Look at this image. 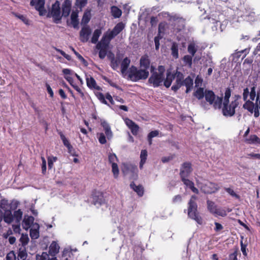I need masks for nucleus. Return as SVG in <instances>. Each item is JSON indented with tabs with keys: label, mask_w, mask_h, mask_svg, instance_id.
<instances>
[{
	"label": "nucleus",
	"mask_w": 260,
	"mask_h": 260,
	"mask_svg": "<svg viewBox=\"0 0 260 260\" xmlns=\"http://www.w3.org/2000/svg\"><path fill=\"white\" fill-rule=\"evenodd\" d=\"M231 91L230 89L227 88L224 93V96L223 102L222 112L226 117H232L235 113V108L238 106V100H235L231 103L229 102V99L231 96Z\"/></svg>",
	"instance_id": "nucleus-1"
},
{
	"label": "nucleus",
	"mask_w": 260,
	"mask_h": 260,
	"mask_svg": "<svg viewBox=\"0 0 260 260\" xmlns=\"http://www.w3.org/2000/svg\"><path fill=\"white\" fill-rule=\"evenodd\" d=\"M165 68L162 66H159L157 69L153 66L151 67V75L148 79L149 83L154 87H157L164 82L165 75Z\"/></svg>",
	"instance_id": "nucleus-2"
},
{
	"label": "nucleus",
	"mask_w": 260,
	"mask_h": 260,
	"mask_svg": "<svg viewBox=\"0 0 260 260\" xmlns=\"http://www.w3.org/2000/svg\"><path fill=\"white\" fill-rule=\"evenodd\" d=\"M183 85H185L186 87V93H188L192 87L193 79L190 76H188L184 79L183 74L182 73H178L177 74V81L172 86V89L176 91Z\"/></svg>",
	"instance_id": "nucleus-3"
},
{
	"label": "nucleus",
	"mask_w": 260,
	"mask_h": 260,
	"mask_svg": "<svg viewBox=\"0 0 260 260\" xmlns=\"http://www.w3.org/2000/svg\"><path fill=\"white\" fill-rule=\"evenodd\" d=\"M196 181L198 187L200 189L201 191L204 193L211 194L214 193L217 191L219 188L217 184L202 178H196Z\"/></svg>",
	"instance_id": "nucleus-4"
},
{
	"label": "nucleus",
	"mask_w": 260,
	"mask_h": 260,
	"mask_svg": "<svg viewBox=\"0 0 260 260\" xmlns=\"http://www.w3.org/2000/svg\"><path fill=\"white\" fill-rule=\"evenodd\" d=\"M128 77L131 80L137 82L140 80L146 79L149 76V72L142 68L138 69L135 66H132L128 70Z\"/></svg>",
	"instance_id": "nucleus-5"
},
{
	"label": "nucleus",
	"mask_w": 260,
	"mask_h": 260,
	"mask_svg": "<svg viewBox=\"0 0 260 260\" xmlns=\"http://www.w3.org/2000/svg\"><path fill=\"white\" fill-rule=\"evenodd\" d=\"M197 197L193 195L188 203V215L189 217L194 220L198 223H202V219L197 212V204L196 201Z\"/></svg>",
	"instance_id": "nucleus-6"
},
{
	"label": "nucleus",
	"mask_w": 260,
	"mask_h": 260,
	"mask_svg": "<svg viewBox=\"0 0 260 260\" xmlns=\"http://www.w3.org/2000/svg\"><path fill=\"white\" fill-rule=\"evenodd\" d=\"M205 97L206 101L212 105L215 109H220L221 107L222 98L216 96L211 90L205 91Z\"/></svg>",
	"instance_id": "nucleus-7"
},
{
	"label": "nucleus",
	"mask_w": 260,
	"mask_h": 260,
	"mask_svg": "<svg viewBox=\"0 0 260 260\" xmlns=\"http://www.w3.org/2000/svg\"><path fill=\"white\" fill-rule=\"evenodd\" d=\"M48 17L53 18L54 22L58 23L61 19L60 4L58 1H56L52 5L51 10L48 14Z\"/></svg>",
	"instance_id": "nucleus-8"
},
{
	"label": "nucleus",
	"mask_w": 260,
	"mask_h": 260,
	"mask_svg": "<svg viewBox=\"0 0 260 260\" xmlns=\"http://www.w3.org/2000/svg\"><path fill=\"white\" fill-rule=\"evenodd\" d=\"M109 161L112 165V172L115 178H117L119 174V169L117 164L118 158L115 153H109L108 154Z\"/></svg>",
	"instance_id": "nucleus-9"
},
{
	"label": "nucleus",
	"mask_w": 260,
	"mask_h": 260,
	"mask_svg": "<svg viewBox=\"0 0 260 260\" xmlns=\"http://www.w3.org/2000/svg\"><path fill=\"white\" fill-rule=\"evenodd\" d=\"M45 0H32L30 5L35 6V9L39 11L41 16L45 15L46 11L44 8Z\"/></svg>",
	"instance_id": "nucleus-10"
},
{
	"label": "nucleus",
	"mask_w": 260,
	"mask_h": 260,
	"mask_svg": "<svg viewBox=\"0 0 260 260\" xmlns=\"http://www.w3.org/2000/svg\"><path fill=\"white\" fill-rule=\"evenodd\" d=\"M110 35L106 31L103 35L101 40L97 44V48L108 49L110 41L112 39Z\"/></svg>",
	"instance_id": "nucleus-11"
},
{
	"label": "nucleus",
	"mask_w": 260,
	"mask_h": 260,
	"mask_svg": "<svg viewBox=\"0 0 260 260\" xmlns=\"http://www.w3.org/2000/svg\"><path fill=\"white\" fill-rule=\"evenodd\" d=\"M18 203L17 201H13L12 202V205L8 203V200H2L0 202V207L4 211L7 212L11 210V209H14L17 208Z\"/></svg>",
	"instance_id": "nucleus-12"
},
{
	"label": "nucleus",
	"mask_w": 260,
	"mask_h": 260,
	"mask_svg": "<svg viewBox=\"0 0 260 260\" xmlns=\"http://www.w3.org/2000/svg\"><path fill=\"white\" fill-rule=\"evenodd\" d=\"M91 30L88 26L82 27L80 32V40L82 42H86L91 35Z\"/></svg>",
	"instance_id": "nucleus-13"
},
{
	"label": "nucleus",
	"mask_w": 260,
	"mask_h": 260,
	"mask_svg": "<svg viewBox=\"0 0 260 260\" xmlns=\"http://www.w3.org/2000/svg\"><path fill=\"white\" fill-rule=\"evenodd\" d=\"M125 27V24L122 22L117 23L111 30H108L107 32L113 39L118 35Z\"/></svg>",
	"instance_id": "nucleus-14"
},
{
	"label": "nucleus",
	"mask_w": 260,
	"mask_h": 260,
	"mask_svg": "<svg viewBox=\"0 0 260 260\" xmlns=\"http://www.w3.org/2000/svg\"><path fill=\"white\" fill-rule=\"evenodd\" d=\"M192 172L191 164L188 162H185L182 165L180 171V176L181 179L187 178Z\"/></svg>",
	"instance_id": "nucleus-15"
},
{
	"label": "nucleus",
	"mask_w": 260,
	"mask_h": 260,
	"mask_svg": "<svg viewBox=\"0 0 260 260\" xmlns=\"http://www.w3.org/2000/svg\"><path fill=\"white\" fill-rule=\"evenodd\" d=\"M178 73H181L179 71H176L174 74H172L170 72H168L166 75V78L164 79V84L167 87L169 88L173 81L175 79H176L175 82L177 81V74Z\"/></svg>",
	"instance_id": "nucleus-16"
},
{
	"label": "nucleus",
	"mask_w": 260,
	"mask_h": 260,
	"mask_svg": "<svg viewBox=\"0 0 260 260\" xmlns=\"http://www.w3.org/2000/svg\"><path fill=\"white\" fill-rule=\"evenodd\" d=\"M122 171L125 175L129 173L134 174L137 172V168L135 165L130 163H124L123 164Z\"/></svg>",
	"instance_id": "nucleus-17"
},
{
	"label": "nucleus",
	"mask_w": 260,
	"mask_h": 260,
	"mask_svg": "<svg viewBox=\"0 0 260 260\" xmlns=\"http://www.w3.org/2000/svg\"><path fill=\"white\" fill-rule=\"evenodd\" d=\"M124 122L128 127L131 129V132L134 135H136L139 131V126L131 119L126 118L124 119Z\"/></svg>",
	"instance_id": "nucleus-18"
},
{
	"label": "nucleus",
	"mask_w": 260,
	"mask_h": 260,
	"mask_svg": "<svg viewBox=\"0 0 260 260\" xmlns=\"http://www.w3.org/2000/svg\"><path fill=\"white\" fill-rule=\"evenodd\" d=\"M101 124L103 127L107 138L108 140L111 139L113 137V133L108 123L106 121L102 120L101 121Z\"/></svg>",
	"instance_id": "nucleus-19"
},
{
	"label": "nucleus",
	"mask_w": 260,
	"mask_h": 260,
	"mask_svg": "<svg viewBox=\"0 0 260 260\" xmlns=\"http://www.w3.org/2000/svg\"><path fill=\"white\" fill-rule=\"evenodd\" d=\"M86 80L87 86L89 88L97 90H101L100 87L96 84V81L93 77L89 76H86Z\"/></svg>",
	"instance_id": "nucleus-20"
},
{
	"label": "nucleus",
	"mask_w": 260,
	"mask_h": 260,
	"mask_svg": "<svg viewBox=\"0 0 260 260\" xmlns=\"http://www.w3.org/2000/svg\"><path fill=\"white\" fill-rule=\"evenodd\" d=\"M71 2L70 0H65L62 7V13L61 16L67 17L69 15L71 9Z\"/></svg>",
	"instance_id": "nucleus-21"
},
{
	"label": "nucleus",
	"mask_w": 260,
	"mask_h": 260,
	"mask_svg": "<svg viewBox=\"0 0 260 260\" xmlns=\"http://www.w3.org/2000/svg\"><path fill=\"white\" fill-rule=\"evenodd\" d=\"M184 184L186 186V188H189L193 192L198 194L199 193V189L194 186V183L188 179L187 178H185L181 179Z\"/></svg>",
	"instance_id": "nucleus-22"
},
{
	"label": "nucleus",
	"mask_w": 260,
	"mask_h": 260,
	"mask_svg": "<svg viewBox=\"0 0 260 260\" xmlns=\"http://www.w3.org/2000/svg\"><path fill=\"white\" fill-rule=\"evenodd\" d=\"M34 218L31 216L25 215L22 221L23 228L27 230L34 223Z\"/></svg>",
	"instance_id": "nucleus-23"
},
{
	"label": "nucleus",
	"mask_w": 260,
	"mask_h": 260,
	"mask_svg": "<svg viewBox=\"0 0 260 260\" xmlns=\"http://www.w3.org/2000/svg\"><path fill=\"white\" fill-rule=\"evenodd\" d=\"M39 225L38 223L32 224L30 230V236L32 239H37L39 237Z\"/></svg>",
	"instance_id": "nucleus-24"
},
{
	"label": "nucleus",
	"mask_w": 260,
	"mask_h": 260,
	"mask_svg": "<svg viewBox=\"0 0 260 260\" xmlns=\"http://www.w3.org/2000/svg\"><path fill=\"white\" fill-rule=\"evenodd\" d=\"M185 26V20L181 18H177L174 20V29L177 31L182 30Z\"/></svg>",
	"instance_id": "nucleus-25"
},
{
	"label": "nucleus",
	"mask_w": 260,
	"mask_h": 260,
	"mask_svg": "<svg viewBox=\"0 0 260 260\" xmlns=\"http://www.w3.org/2000/svg\"><path fill=\"white\" fill-rule=\"evenodd\" d=\"M150 62L148 56L144 55L141 57L140 60L141 68L148 70L150 66Z\"/></svg>",
	"instance_id": "nucleus-26"
},
{
	"label": "nucleus",
	"mask_w": 260,
	"mask_h": 260,
	"mask_svg": "<svg viewBox=\"0 0 260 260\" xmlns=\"http://www.w3.org/2000/svg\"><path fill=\"white\" fill-rule=\"evenodd\" d=\"M3 218L6 223L11 224L14 220L11 210L4 212V213L3 214Z\"/></svg>",
	"instance_id": "nucleus-27"
},
{
	"label": "nucleus",
	"mask_w": 260,
	"mask_h": 260,
	"mask_svg": "<svg viewBox=\"0 0 260 260\" xmlns=\"http://www.w3.org/2000/svg\"><path fill=\"white\" fill-rule=\"evenodd\" d=\"M130 63L131 60L128 57H125L122 61L121 63V71L123 74H125L126 73Z\"/></svg>",
	"instance_id": "nucleus-28"
},
{
	"label": "nucleus",
	"mask_w": 260,
	"mask_h": 260,
	"mask_svg": "<svg viewBox=\"0 0 260 260\" xmlns=\"http://www.w3.org/2000/svg\"><path fill=\"white\" fill-rule=\"evenodd\" d=\"M198 46L196 42H192L189 44L187 48V51L192 56H194L197 51Z\"/></svg>",
	"instance_id": "nucleus-29"
},
{
	"label": "nucleus",
	"mask_w": 260,
	"mask_h": 260,
	"mask_svg": "<svg viewBox=\"0 0 260 260\" xmlns=\"http://www.w3.org/2000/svg\"><path fill=\"white\" fill-rule=\"evenodd\" d=\"M59 250L58 244L55 241L52 242L49 247V253L54 256L59 252Z\"/></svg>",
	"instance_id": "nucleus-30"
},
{
	"label": "nucleus",
	"mask_w": 260,
	"mask_h": 260,
	"mask_svg": "<svg viewBox=\"0 0 260 260\" xmlns=\"http://www.w3.org/2000/svg\"><path fill=\"white\" fill-rule=\"evenodd\" d=\"M130 186L138 196L142 197L143 195L144 189L141 185H136L134 182H132L131 183Z\"/></svg>",
	"instance_id": "nucleus-31"
},
{
	"label": "nucleus",
	"mask_w": 260,
	"mask_h": 260,
	"mask_svg": "<svg viewBox=\"0 0 260 260\" xmlns=\"http://www.w3.org/2000/svg\"><path fill=\"white\" fill-rule=\"evenodd\" d=\"M140 168L142 169L144 165L146 162L147 157V151L146 150H142L141 151L140 154Z\"/></svg>",
	"instance_id": "nucleus-32"
},
{
	"label": "nucleus",
	"mask_w": 260,
	"mask_h": 260,
	"mask_svg": "<svg viewBox=\"0 0 260 260\" xmlns=\"http://www.w3.org/2000/svg\"><path fill=\"white\" fill-rule=\"evenodd\" d=\"M27 256L26 248L25 247H21L19 249L18 254V260H25Z\"/></svg>",
	"instance_id": "nucleus-33"
},
{
	"label": "nucleus",
	"mask_w": 260,
	"mask_h": 260,
	"mask_svg": "<svg viewBox=\"0 0 260 260\" xmlns=\"http://www.w3.org/2000/svg\"><path fill=\"white\" fill-rule=\"evenodd\" d=\"M78 17V12L77 11H73L71 14V23L74 28L77 27L79 24Z\"/></svg>",
	"instance_id": "nucleus-34"
},
{
	"label": "nucleus",
	"mask_w": 260,
	"mask_h": 260,
	"mask_svg": "<svg viewBox=\"0 0 260 260\" xmlns=\"http://www.w3.org/2000/svg\"><path fill=\"white\" fill-rule=\"evenodd\" d=\"M111 12L112 16L115 18H119L122 14L121 10L116 6L111 7Z\"/></svg>",
	"instance_id": "nucleus-35"
},
{
	"label": "nucleus",
	"mask_w": 260,
	"mask_h": 260,
	"mask_svg": "<svg viewBox=\"0 0 260 260\" xmlns=\"http://www.w3.org/2000/svg\"><path fill=\"white\" fill-rule=\"evenodd\" d=\"M245 102V103L243 105V108L247 109L251 113H252L253 112V110L255 107L254 104L249 100Z\"/></svg>",
	"instance_id": "nucleus-36"
},
{
	"label": "nucleus",
	"mask_w": 260,
	"mask_h": 260,
	"mask_svg": "<svg viewBox=\"0 0 260 260\" xmlns=\"http://www.w3.org/2000/svg\"><path fill=\"white\" fill-rule=\"evenodd\" d=\"M102 34V31L101 29H95L93 34L92 38H91V42L93 44H95L97 43L99 38L101 36Z\"/></svg>",
	"instance_id": "nucleus-37"
},
{
	"label": "nucleus",
	"mask_w": 260,
	"mask_h": 260,
	"mask_svg": "<svg viewBox=\"0 0 260 260\" xmlns=\"http://www.w3.org/2000/svg\"><path fill=\"white\" fill-rule=\"evenodd\" d=\"M58 134L59 135L61 140L64 146H66L68 149H70L72 148V145L70 144L68 140L66 138L65 136L63 134V133L59 131L58 132Z\"/></svg>",
	"instance_id": "nucleus-38"
},
{
	"label": "nucleus",
	"mask_w": 260,
	"mask_h": 260,
	"mask_svg": "<svg viewBox=\"0 0 260 260\" xmlns=\"http://www.w3.org/2000/svg\"><path fill=\"white\" fill-rule=\"evenodd\" d=\"M193 95L199 100L203 99L205 96L204 88L202 87L198 88L194 92Z\"/></svg>",
	"instance_id": "nucleus-39"
},
{
	"label": "nucleus",
	"mask_w": 260,
	"mask_h": 260,
	"mask_svg": "<svg viewBox=\"0 0 260 260\" xmlns=\"http://www.w3.org/2000/svg\"><path fill=\"white\" fill-rule=\"evenodd\" d=\"M22 212L20 209H18V210L15 211L14 212L13 217L15 219V221L17 223H20L22 219Z\"/></svg>",
	"instance_id": "nucleus-40"
},
{
	"label": "nucleus",
	"mask_w": 260,
	"mask_h": 260,
	"mask_svg": "<svg viewBox=\"0 0 260 260\" xmlns=\"http://www.w3.org/2000/svg\"><path fill=\"white\" fill-rule=\"evenodd\" d=\"M120 59L119 58H115L114 55L111 57V66L114 70H116L119 66Z\"/></svg>",
	"instance_id": "nucleus-41"
},
{
	"label": "nucleus",
	"mask_w": 260,
	"mask_h": 260,
	"mask_svg": "<svg viewBox=\"0 0 260 260\" xmlns=\"http://www.w3.org/2000/svg\"><path fill=\"white\" fill-rule=\"evenodd\" d=\"M20 242L21 243V247H25L28 244L29 242V238L27 234H22L20 238Z\"/></svg>",
	"instance_id": "nucleus-42"
},
{
	"label": "nucleus",
	"mask_w": 260,
	"mask_h": 260,
	"mask_svg": "<svg viewBox=\"0 0 260 260\" xmlns=\"http://www.w3.org/2000/svg\"><path fill=\"white\" fill-rule=\"evenodd\" d=\"M172 55L176 58L178 57V45L176 43H173L171 47Z\"/></svg>",
	"instance_id": "nucleus-43"
},
{
	"label": "nucleus",
	"mask_w": 260,
	"mask_h": 260,
	"mask_svg": "<svg viewBox=\"0 0 260 260\" xmlns=\"http://www.w3.org/2000/svg\"><path fill=\"white\" fill-rule=\"evenodd\" d=\"M207 203L208 210L210 211V212L213 214L215 211L216 210V208H217V206L215 205V203L212 201L208 200Z\"/></svg>",
	"instance_id": "nucleus-44"
},
{
	"label": "nucleus",
	"mask_w": 260,
	"mask_h": 260,
	"mask_svg": "<svg viewBox=\"0 0 260 260\" xmlns=\"http://www.w3.org/2000/svg\"><path fill=\"white\" fill-rule=\"evenodd\" d=\"M105 134L103 133H98L97 134V137L99 140V142L101 144H105L107 142L106 138L105 136Z\"/></svg>",
	"instance_id": "nucleus-45"
},
{
	"label": "nucleus",
	"mask_w": 260,
	"mask_h": 260,
	"mask_svg": "<svg viewBox=\"0 0 260 260\" xmlns=\"http://www.w3.org/2000/svg\"><path fill=\"white\" fill-rule=\"evenodd\" d=\"M253 62V59L250 58H247L245 59L243 62V66L246 69H250L251 66V64Z\"/></svg>",
	"instance_id": "nucleus-46"
},
{
	"label": "nucleus",
	"mask_w": 260,
	"mask_h": 260,
	"mask_svg": "<svg viewBox=\"0 0 260 260\" xmlns=\"http://www.w3.org/2000/svg\"><path fill=\"white\" fill-rule=\"evenodd\" d=\"M213 214L216 216H220L223 217L226 215V212L223 209L217 208Z\"/></svg>",
	"instance_id": "nucleus-47"
},
{
	"label": "nucleus",
	"mask_w": 260,
	"mask_h": 260,
	"mask_svg": "<svg viewBox=\"0 0 260 260\" xmlns=\"http://www.w3.org/2000/svg\"><path fill=\"white\" fill-rule=\"evenodd\" d=\"M259 139L256 135H251L250 138L246 139V142L249 144H253L258 142Z\"/></svg>",
	"instance_id": "nucleus-48"
},
{
	"label": "nucleus",
	"mask_w": 260,
	"mask_h": 260,
	"mask_svg": "<svg viewBox=\"0 0 260 260\" xmlns=\"http://www.w3.org/2000/svg\"><path fill=\"white\" fill-rule=\"evenodd\" d=\"M192 55H186L183 57V61L186 64L188 65L189 67H191L192 64Z\"/></svg>",
	"instance_id": "nucleus-49"
},
{
	"label": "nucleus",
	"mask_w": 260,
	"mask_h": 260,
	"mask_svg": "<svg viewBox=\"0 0 260 260\" xmlns=\"http://www.w3.org/2000/svg\"><path fill=\"white\" fill-rule=\"evenodd\" d=\"M256 86L255 85H253L251 88H250V99L251 101H254L255 99V98L256 96Z\"/></svg>",
	"instance_id": "nucleus-50"
},
{
	"label": "nucleus",
	"mask_w": 260,
	"mask_h": 260,
	"mask_svg": "<svg viewBox=\"0 0 260 260\" xmlns=\"http://www.w3.org/2000/svg\"><path fill=\"white\" fill-rule=\"evenodd\" d=\"M49 257L48 254L46 252H42V253L36 255V260H47Z\"/></svg>",
	"instance_id": "nucleus-51"
},
{
	"label": "nucleus",
	"mask_w": 260,
	"mask_h": 260,
	"mask_svg": "<svg viewBox=\"0 0 260 260\" xmlns=\"http://www.w3.org/2000/svg\"><path fill=\"white\" fill-rule=\"evenodd\" d=\"M87 3V0H76V5L77 7L81 9L82 8L85 6Z\"/></svg>",
	"instance_id": "nucleus-52"
},
{
	"label": "nucleus",
	"mask_w": 260,
	"mask_h": 260,
	"mask_svg": "<svg viewBox=\"0 0 260 260\" xmlns=\"http://www.w3.org/2000/svg\"><path fill=\"white\" fill-rule=\"evenodd\" d=\"M56 160H57L56 157L49 156L48 157V168L50 169H51L52 168L54 162L56 161Z\"/></svg>",
	"instance_id": "nucleus-53"
},
{
	"label": "nucleus",
	"mask_w": 260,
	"mask_h": 260,
	"mask_svg": "<svg viewBox=\"0 0 260 260\" xmlns=\"http://www.w3.org/2000/svg\"><path fill=\"white\" fill-rule=\"evenodd\" d=\"M90 13L89 12H86L84 14L82 19V23L86 24L90 20Z\"/></svg>",
	"instance_id": "nucleus-54"
},
{
	"label": "nucleus",
	"mask_w": 260,
	"mask_h": 260,
	"mask_svg": "<svg viewBox=\"0 0 260 260\" xmlns=\"http://www.w3.org/2000/svg\"><path fill=\"white\" fill-rule=\"evenodd\" d=\"M16 257L14 251H11L6 255V260H16Z\"/></svg>",
	"instance_id": "nucleus-55"
},
{
	"label": "nucleus",
	"mask_w": 260,
	"mask_h": 260,
	"mask_svg": "<svg viewBox=\"0 0 260 260\" xmlns=\"http://www.w3.org/2000/svg\"><path fill=\"white\" fill-rule=\"evenodd\" d=\"M98 49L100 50L99 51V57L101 59H104L107 54V51L108 49L106 48H97Z\"/></svg>",
	"instance_id": "nucleus-56"
},
{
	"label": "nucleus",
	"mask_w": 260,
	"mask_h": 260,
	"mask_svg": "<svg viewBox=\"0 0 260 260\" xmlns=\"http://www.w3.org/2000/svg\"><path fill=\"white\" fill-rule=\"evenodd\" d=\"M55 49L56 51L60 53L64 58H66L68 60H71V57L70 55L66 54L63 51L58 49L57 48H55Z\"/></svg>",
	"instance_id": "nucleus-57"
},
{
	"label": "nucleus",
	"mask_w": 260,
	"mask_h": 260,
	"mask_svg": "<svg viewBox=\"0 0 260 260\" xmlns=\"http://www.w3.org/2000/svg\"><path fill=\"white\" fill-rule=\"evenodd\" d=\"M240 245H241V250L244 256L247 255V253L246 251V247L247 245L243 243V241L241 240L240 242Z\"/></svg>",
	"instance_id": "nucleus-58"
},
{
	"label": "nucleus",
	"mask_w": 260,
	"mask_h": 260,
	"mask_svg": "<svg viewBox=\"0 0 260 260\" xmlns=\"http://www.w3.org/2000/svg\"><path fill=\"white\" fill-rule=\"evenodd\" d=\"M250 96V91L248 88L244 89L243 93V98L244 101H248L247 98Z\"/></svg>",
	"instance_id": "nucleus-59"
},
{
	"label": "nucleus",
	"mask_w": 260,
	"mask_h": 260,
	"mask_svg": "<svg viewBox=\"0 0 260 260\" xmlns=\"http://www.w3.org/2000/svg\"><path fill=\"white\" fill-rule=\"evenodd\" d=\"M225 190L228 192L231 196L235 197L237 199L239 198V196L237 195L235 192L230 188H225Z\"/></svg>",
	"instance_id": "nucleus-60"
},
{
	"label": "nucleus",
	"mask_w": 260,
	"mask_h": 260,
	"mask_svg": "<svg viewBox=\"0 0 260 260\" xmlns=\"http://www.w3.org/2000/svg\"><path fill=\"white\" fill-rule=\"evenodd\" d=\"M237 253L238 249H237L233 253L230 254L228 260H238Z\"/></svg>",
	"instance_id": "nucleus-61"
},
{
	"label": "nucleus",
	"mask_w": 260,
	"mask_h": 260,
	"mask_svg": "<svg viewBox=\"0 0 260 260\" xmlns=\"http://www.w3.org/2000/svg\"><path fill=\"white\" fill-rule=\"evenodd\" d=\"M161 38V37L159 36V35H158L157 36L155 37L154 38V43H155V49L156 50H158L159 47V40Z\"/></svg>",
	"instance_id": "nucleus-62"
},
{
	"label": "nucleus",
	"mask_w": 260,
	"mask_h": 260,
	"mask_svg": "<svg viewBox=\"0 0 260 260\" xmlns=\"http://www.w3.org/2000/svg\"><path fill=\"white\" fill-rule=\"evenodd\" d=\"M62 73L64 75V76H71L72 75L75 74V73L73 71L69 69H63Z\"/></svg>",
	"instance_id": "nucleus-63"
},
{
	"label": "nucleus",
	"mask_w": 260,
	"mask_h": 260,
	"mask_svg": "<svg viewBox=\"0 0 260 260\" xmlns=\"http://www.w3.org/2000/svg\"><path fill=\"white\" fill-rule=\"evenodd\" d=\"M202 82H203L202 79L201 77H200L199 76H197L195 79V82H194L196 87H198L201 86L202 85Z\"/></svg>",
	"instance_id": "nucleus-64"
}]
</instances>
